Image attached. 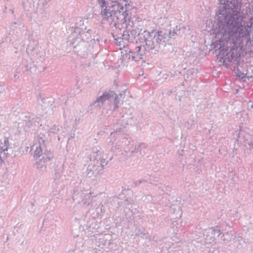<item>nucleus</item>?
Listing matches in <instances>:
<instances>
[{"label":"nucleus","mask_w":253,"mask_h":253,"mask_svg":"<svg viewBox=\"0 0 253 253\" xmlns=\"http://www.w3.org/2000/svg\"><path fill=\"white\" fill-rule=\"evenodd\" d=\"M216 12L217 24L212 34L218 40L215 42V54L223 62H231L239 57L238 48L241 42L250 39L251 28H253V13H251L250 24L243 25L240 13V0H219Z\"/></svg>","instance_id":"1"},{"label":"nucleus","mask_w":253,"mask_h":253,"mask_svg":"<svg viewBox=\"0 0 253 253\" xmlns=\"http://www.w3.org/2000/svg\"><path fill=\"white\" fill-rule=\"evenodd\" d=\"M143 37L146 46L154 54L159 50L161 45H165L169 39L168 35L162 31H153L151 33L144 31Z\"/></svg>","instance_id":"2"},{"label":"nucleus","mask_w":253,"mask_h":253,"mask_svg":"<svg viewBox=\"0 0 253 253\" xmlns=\"http://www.w3.org/2000/svg\"><path fill=\"white\" fill-rule=\"evenodd\" d=\"M108 145L110 151L126 158L130 156L129 153L133 143L131 140L126 137L116 138L112 136L108 142Z\"/></svg>","instance_id":"3"},{"label":"nucleus","mask_w":253,"mask_h":253,"mask_svg":"<svg viewBox=\"0 0 253 253\" xmlns=\"http://www.w3.org/2000/svg\"><path fill=\"white\" fill-rule=\"evenodd\" d=\"M145 54L144 49L138 46L135 47L134 52H132L129 48H126L122 52L121 60L124 66H127L128 64L132 62H138L142 64Z\"/></svg>","instance_id":"4"},{"label":"nucleus","mask_w":253,"mask_h":253,"mask_svg":"<svg viewBox=\"0 0 253 253\" xmlns=\"http://www.w3.org/2000/svg\"><path fill=\"white\" fill-rule=\"evenodd\" d=\"M89 36L90 34L88 31H82V32H81L80 29L76 27L75 29L74 32L71 35V38H72L71 42L74 46H76L82 40L88 39Z\"/></svg>","instance_id":"5"},{"label":"nucleus","mask_w":253,"mask_h":253,"mask_svg":"<svg viewBox=\"0 0 253 253\" xmlns=\"http://www.w3.org/2000/svg\"><path fill=\"white\" fill-rule=\"evenodd\" d=\"M114 92L110 91L103 93L101 96L98 97L96 101L91 105V106H94L95 107H100L101 105L107 100L111 97H114Z\"/></svg>","instance_id":"6"},{"label":"nucleus","mask_w":253,"mask_h":253,"mask_svg":"<svg viewBox=\"0 0 253 253\" xmlns=\"http://www.w3.org/2000/svg\"><path fill=\"white\" fill-rule=\"evenodd\" d=\"M44 140L42 138L40 137L38 139V142L35 143L32 146V149L34 150V157H40L42 152V147L44 146Z\"/></svg>","instance_id":"7"},{"label":"nucleus","mask_w":253,"mask_h":253,"mask_svg":"<svg viewBox=\"0 0 253 253\" xmlns=\"http://www.w3.org/2000/svg\"><path fill=\"white\" fill-rule=\"evenodd\" d=\"M9 141L8 139L5 138L4 143H1L0 145V164L2 163L3 160L7 157Z\"/></svg>","instance_id":"8"},{"label":"nucleus","mask_w":253,"mask_h":253,"mask_svg":"<svg viewBox=\"0 0 253 253\" xmlns=\"http://www.w3.org/2000/svg\"><path fill=\"white\" fill-rule=\"evenodd\" d=\"M79 194L81 199V200L79 201V204L82 206L88 205L90 200V192L84 191L80 192Z\"/></svg>","instance_id":"9"},{"label":"nucleus","mask_w":253,"mask_h":253,"mask_svg":"<svg viewBox=\"0 0 253 253\" xmlns=\"http://www.w3.org/2000/svg\"><path fill=\"white\" fill-rule=\"evenodd\" d=\"M50 160V158L49 156H47L45 158L43 157L37 162V168L41 171H44L46 168V163Z\"/></svg>","instance_id":"10"},{"label":"nucleus","mask_w":253,"mask_h":253,"mask_svg":"<svg viewBox=\"0 0 253 253\" xmlns=\"http://www.w3.org/2000/svg\"><path fill=\"white\" fill-rule=\"evenodd\" d=\"M86 171L87 175L89 177H91L93 175H96L99 173L95 166V164L90 161L87 166Z\"/></svg>","instance_id":"11"},{"label":"nucleus","mask_w":253,"mask_h":253,"mask_svg":"<svg viewBox=\"0 0 253 253\" xmlns=\"http://www.w3.org/2000/svg\"><path fill=\"white\" fill-rule=\"evenodd\" d=\"M125 34H124L123 35V37H124L123 38H119L115 39V42L116 44L119 46L121 52L123 51L125 49L129 48L128 45L126 44V41H124V40L125 39Z\"/></svg>","instance_id":"12"},{"label":"nucleus","mask_w":253,"mask_h":253,"mask_svg":"<svg viewBox=\"0 0 253 253\" xmlns=\"http://www.w3.org/2000/svg\"><path fill=\"white\" fill-rule=\"evenodd\" d=\"M101 155L102 153L100 151L96 149L93 150L90 154V161L94 162V161H96L103 159Z\"/></svg>","instance_id":"13"},{"label":"nucleus","mask_w":253,"mask_h":253,"mask_svg":"<svg viewBox=\"0 0 253 253\" xmlns=\"http://www.w3.org/2000/svg\"><path fill=\"white\" fill-rule=\"evenodd\" d=\"M95 164V166L97 169V170L99 171V172L102 170L103 169V167L107 165L108 163V161L106 160L105 159H102L101 160H99L96 161H94L93 162Z\"/></svg>","instance_id":"14"},{"label":"nucleus","mask_w":253,"mask_h":253,"mask_svg":"<svg viewBox=\"0 0 253 253\" xmlns=\"http://www.w3.org/2000/svg\"><path fill=\"white\" fill-rule=\"evenodd\" d=\"M105 7V8H104V6H102V10L101 12V15L104 18L107 19L112 16V14L110 11H109L108 9L106 8V7Z\"/></svg>","instance_id":"15"},{"label":"nucleus","mask_w":253,"mask_h":253,"mask_svg":"<svg viewBox=\"0 0 253 253\" xmlns=\"http://www.w3.org/2000/svg\"><path fill=\"white\" fill-rule=\"evenodd\" d=\"M207 233L209 235H213L214 236L216 235L217 237H218L220 234V230L217 227H216L215 228L209 230L207 232Z\"/></svg>","instance_id":"16"},{"label":"nucleus","mask_w":253,"mask_h":253,"mask_svg":"<svg viewBox=\"0 0 253 253\" xmlns=\"http://www.w3.org/2000/svg\"><path fill=\"white\" fill-rule=\"evenodd\" d=\"M35 1L34 0H26L23 1V4L25 7H33L34 6Z\"/></svg>","instance_id":"17"},{"label":"nucleus","mask_w":253,"mask_h":253,"mask_svg":"<svg viewBox=\"0 0 253 253\" xmlns=\"http://www.w3.org/2000/svg\"><path fill=\"white\" fill-rule=\"evenodd\" d=\"M179 30H180V28H179V27H178L177 26H176L175 27V29L173 30V31L172 32L171 30H170L169 32V35H168L169 36H174V35H179L180 33V32H179ZM170 37H169V38Z\"/></svg>","instance_id":"18"},{"label":"nucleus","mask_w":253,"mask_h":253,"mask_svg":"<svg viewBox=\"0 0 253 253\" xmlns=\"http://www.w3.org/2000/svg\"><path fill=\"white\" fill-rule=\"evenodd\" d=\"M143 144H142V143H138V144H136L135 146H134V150L133 151H131V152H130V156L135 151H139V150H141V148L142 147V145Z\"/></svg>","instance_id":"19"},{"label":"nucleus","mask_w":253,"mask_h":253,"mask_svg":"<svg viewBox=\"0 0 253 253\" xmlns=\"http://www.w3.org/2000/svg\"><path fill=\"white\" fill-rule=\"evenodd\" d=\"M60 130V127L59 126H56L55 125L53 126L50 129V133H56L58 132Z\"/></svg>","instance_id":"20"},{"label":"nucleus","mask_w":253,"mask_h":253,"mask_svg":"<svg viewBox=\"0 0 253 253\" xmlns=\"http://www.w3.org/2000/svg\"><path fill=\"white\" fill-rule=\"evenodd\" d=\"M114 96H115V108H118V104L120 103V99H119V95H117L116 93H114Z\"/></svg>","instance_id":"21"},{"label":"nucleus","mask_w":253,"mask_h":253,"mask_svg":"<svg viewBox=\"0 0 253 253\" xmlns=\"http://www.w3.org/2000/svg\"><path fill=\"white\" fill-rule=\"evenodd\" d=\"M104 206L103 204L102 203H101L99 204V207L96 208V211L98 213H102L104 212Z\"/></svg>","instance_id":"22"},{"label":"nucleus","mask_w":253,"mask_h":253,"mask_svg":"<svg viewBox=\"0 0 253 253\" xmlns=\"http://www.w3.org/2000/svg\"><path fill=\"white\" fill-rule=\"evenodd\" d=\"M245 75L247 78L253 79V70H248Z\"/></svg>","instance_id":"23"},{"label":"nucleus","mask_w":253,"mask_h":253,"mask_svg":"<svg viewBox=\"0 0 253 253\" xmlns=\"http://www.w3.org/2000/svg\"><path fill=\"white\" fill-rule=\"evenodd\" d=\"M119 12H123V15L125 17L127 15V13L126 12V11H124V7L123 6H121L120 8H119Z\"/></svg>","instance_id":"24"},{"label":"nucleus","mask_w":253,"mask_h":253,"mask_svg":"<svg viewBox=\"0 0 253 253\" xmlns=\"http://www.w3.org/2000/svg\"><path fill=\"white\" fill-rule=\"evenodd\" d=\"M253 108V103L251 102V101H249L248 102V106H247V109L249 110H251Z\"/></svg>","instance_id":"25"},{"label":"nucleus","mask_w":253,"mask_h":253,"mask_svg":"<svg viewBox=\"0 0 253 253\" xmlns=\"http://www.w3.org/2000/svg\"><path fill=\"white\" fill-rule=\"evenodd\" d=\"M246 146H248L250 147L251 148H253V142L252 141H248L245 144Z\"/></svg>","instance_id":"26"},{"label":"nucleus","mask_w":253,"mask_h":253,"mask_svg":"<svg viewBox=\"0 0 253 253\" xmlns=\"http://www.w3.org/2000/svg\"><path fill=\"white\" fill-rule=\"evenodd\" d=\"M206 237L205 238V241L207 243H210L211 240H212V237L210 238L209 239L208 238V235H206Z\"/></svg>","instance_id":"27"},{"label":"nucleus","mask_w":253,"mask_h":253,"mask_svg":"<svg viewBox=\"0 0 253 253\" xmlns=\"http://www.w3.org/2000/svg\"><path fill=\"white\" fill-rule=\"evenodd\" d=\"M124 93V91H123V93H121L118 95H119V99H121V98H122V96Z\"/></svg>","instance_id":"28"},{"label":"nucleus","mask_w":253,"mask_h":253,"mask_svg":"<svg viewBox=\"0 0 253 253\" xmlns=\"http://www.w3.org/2000/svg\"><path fill=\"white\" fill-rule=\"evenodd\" d=\"M14 78H18V77H17V76H16V75H14Z\"/></svg>","instance_id":"29"},{"label":"nucleus","mask_w":253,"mask_h":253,"mask_svg":"<svg viewBox=\"0 0 253 253\" xmlns=\"http://www.w3.org/2000/svg\"><path fill=\"white\" fill-rule=\"evenodd\" d=\"M48 1H49L50 0H48Z\"/></svg>","instance_id":"30"}]
</instances>
